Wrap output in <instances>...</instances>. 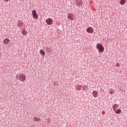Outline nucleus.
I'll return each instance as SVG.
<instances>
[{"instance_id":"11","label":"nucleus","mask_w":127,"mask_h":127,"mask_svg":"<svg viewBox=\"0 0 127 127\" xmlns=\"http://www.w3.org/2000/svg\"><path fill=\"white\" fill-rule=\"evenodd\" d=\"M8 42H9V39L7 38H6L3 40V44H8Z\"/></svg>"},{"instance_id":"19","label":"nucleus","mask_w":127,"mask_h":127,"mask_svg":"<svg viewBox=\"0 0 127 127\" xmlns=\"http://www.w3.org/2000/svg\"><path fill=\"white\" fill-rule=\"evenodd\" d=\"M120 64H119V63H117L116 64V66H117V67H120Z\"/></svg>"},{"instance_id":"3","label":"nucleus","mask_w":127,"mask_h":127,"mask_svg":"<svg viewBox=\"0 0 127 127\" xmlns=\"http://www.w3.org/2000/svg\"><path fill=\"white\" fill-rule=\"evenodd\" d=\"M46 22L48 25H52V24H53V19L48 18L46 20Z\"/></svg>"},{"instance_id":"12","label":"nucleus","mask_w":127,"mask_h":127,"mask_svg":"<svg viewBox=\"0 0 127 127\" xmlns=\"http://www.w3.org/2000/svg\"><path fill=\"white\" fill-rule=\"evenodd\" d=\"M40 118H37V117H34L33 121L34 122H40Z\"/></svg>"},{"instance_id":"10","label":"nucleus","mask_w":127,"mask_h":127,"mask_svg":"<svg viewBox=\"0 0 127 127\" xmlns=\"http://www.w3.org/2000/svg\"><path fill=\"white\" fill-rule=\"evenodd\" d=\"M112 108L113 109L114 112H115V111L117 110V108H119V105L117 104H115L113 106Z\"/></svg>"},{"instance_id":"18","label":"nucleus","mask_w":127,"mask_h":127,"mask_svg":"<svg viewBox=\"0 0 127 127\" xmlns=\"http://www.w3.org/2000/svg\"><path fill=\"white\" fill-rule=\"evenodd\" d=\"M76 90H81V88H80V87H79L78 86H76Z\"/></svg>"},{"instance_id":"9","label":"nucleus","mask_w":127,"mask_h":127,"mask_svg":"<svg viewBox=\"0 0 127 127\" xmlns=\"http://www.w3.org/2000/svg\"><path fill=\"white\" fill-rule=\"evenodd\" d=\"M114 112L115 114H117V115H121V114H122V110L121 109H118L117 110H115Z\"/></svg>"},{"instance_id":"5","label":"nucleus","mask_w":127,"mask_h":127,"mask_svg":"<svg viewBox=\"0 0 127 127\" xmlns=\"http://www.w3.org/2000/svg\"><path fill=\"white\" fill-rule=\"evenodd\" d=\"M76 4H75L78 7H80L83 5V1L82 0H76Z\"/></svg>"},{"instance_id":"13","label":"nucleus","mask_w":127,"mask_h":127,"mask_svg":"<svg viewBox=\"0 0 127 127\" xmlns=\"http://www.w3.org/2000/svg\"><path fill=\"white\" fill-rule=\"evenodd\" d=\"M22 34L25 36L26 35V34H27V32L26 31H25V29H24L22 31Z\"/></svg>"},{"instance_id":"6","label":"nucleus","mask_w":127,"mask_h":127,"mask_svg":"<svg viewBox=\"0 0 127 127\" xmlns=\"http://www.w3.org/2000/svg\"><path fill=\"white\" fill-rule=\"evenodd\" d=\"M86 32H87L88 33H94V29H93V27H89L86 29Z\"/></svg>"},{"instance_id":"17","label":"nucleus","mask_w":127,"mask_h":127,"mask_svg":"<svg viewBox=\"0 0 127 127\" xmlns=\"http://www.w3.org/2000/svg\"><path fill=\"white\" fill-rule=\"evenodd\" d=\"M18 26H23V23L21 22L19 24H18Z\"/></svg>"},{"instance_id":"22","label":"nucleus","mask_w":127,"mask_h":127,"mask_svg":"<svg viewBox=\"0 0 127 127\" xmlns=\"http://www.w3.org/2000/svg\"><path fill=\"white\" fill-rule=\"evenodd\" d=\"M110 94H113V93L112 92H110Z\"/></svg>"},{"instance_id":"20","label":"nucleus","mask_w":127,"mask_h":127,"mask_svg":"<svg viewBox=\"0 0 127 127\" xmlns=\"http://www.w3.org/2000/svg\"><path fill=\"white\" fill-rule=\"evenodd\" d=\"M61 31L60 30L58 31V33H59V34H61Z\"/></svg>"},{"instance_id":"4","label":"nucleus","mask_w":127,"mask_h":127,"mask_svg":"<svg viewBox=\"0 0 127 127\" xmlns=\"http://www.w3.org/2000/svg\"><path fill=\"white\" fill-rule=\"evenodd\" d=\"M33 18L34 19H37L38 18V14L36 13V10H33L32 11Z\"/></svg>"},{"instance_id":"8","label":"nucleus","mask_w":127,"mask_h":127,"mask_svg":"<svg viewBox=\"0 0 127 127\" xmlns=\"http://www.w3.org/2000/svg\"><path fill=\"white\" fill-rule=\"evenodd\" d=\"M92 94L94 98H97V97H98V91H96V90L93 91L92 92Z\"/></svg>"},{"instance_id":"16","label":"nucleus","mask_w":127,"mask_h":127,"mask_svg":"<svg viewBox=\"0 0 127 127\" xmlns=\"http://www.w3.org/2000/svg\"><path fill=\"white\" fill-rule=\"evenodd\" d=\"M83 91H86V90H87V85H83Z\"/></svg>"},{"instance_id":"14","label":"nucleus","mask_w":127,"mask_h":127,"mask_svg":"<svg viewBox=\"0 0 127 127\" xmlns=\"http://www.w3.org/2000/svg\"><path fill=\"white\" fill-rule=\"evenodd\" d=\"M40 53L42 55V56H44V55H45V52H44L43 50H40Z\"/></svg>"},{"instance_id":"2","label":"nucleus","mask_w":127,"mask_h":127,"mask_svg":"<svg viewBox=\"0 0 127 127\" xmlns=\"http://www.w3.org/2000/svg\"><path fill=\"white\" fill-rule=\"evenodd\" d=\"M96 48L98 50L99 53H103L105 51V48H104L101 43H97Z\"/></svg>"},{"instance_id":"15","label":"nucleus","mask_w":127,"mask_h":127,"mask_svg":"<svg viewBox=\"0 0 127 127\" xmlns=\"http://www.w3.org/2000/svg\"><path fill=\"white\" fill-rule=\"evenodd\" d=\"M126 0H121L120 1V4H121V5H124V4L126 3Z\"/></svg>"},{"instance_id":"1","label":"nucleus","mask_w":127,"mask_h":127,"mask_svg":"<svg viewBox=\"0 0 127 127\" xmlns=\"http://www.w3.org/2000/svg\"><path fill=\"white\" fill-rule=\"evenodd\" d=\"M16 78L17 80H19V81H21V82H23L24 81H25L26 80V76L23 74H19L18 73L16 75Z\"/></svg>"},{"instance_id":"21","label":"nucleus","mask_w":127,"mask_h":127,"mask_svg":"<svg viewBox=\"0 0 127 127\" xmlns=\"http://www.w3.org/2000/svg\"><path fill=\"white\" fill-rule=\"evenodd\" d=\"M5 1H8V0H4Z\"/></svg>"},{"instance_id":"7","label":"nucleus","mask_w":127,"mask_h":127,"mask_svg":"<svg viewBox=\"0 0 127 127\" xmlns=\"http://www.w3.org/2000/svg\"><path fill=\"white\" fill-rule=\"evenodd\" d=\"M67 18L70 19V20H74V15L69 13L67 15Z\"/></svg>"}]
</instances>
